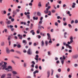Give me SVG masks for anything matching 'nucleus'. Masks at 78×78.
<instances>
[{"label":"nucleus","mask_w":78,"mask_h":78,"mask_svg":"<svg viewBox=\"0 0 78 78\" xmlns=\"http://www.w3.org/2000/svg\"><path fill=\"white\" fill-rule=\"evenodd\" d=\"M66 48H68V47H69V44H66Z\"/></svg>","instance_id":"obj_54"},{"label":"nucleus","mask_w":78,"mask_h":78,"mask_svg":"<svg viewBox=\"0 0 78 78\" xmlns=\"http://www.w3.org/2000/svg\"><path fill=\"white\" fill-rule=\"evenodd\" d=\"M34 30H31L30 32V33H32V35L34 36L35 34V32H34Z\"/></svg>","instance_id":"obj_4"},{"label":"nucleus","mask_w":78,"mask_h":78,"mask_svg":"<svg viewBox=\"0 0 78 78\" xmlns=\"http://www.w3.org/2000/svg\"><path fill=\"white\" fill-rule=\"evenodd\" d=\"M17 47L18 48H19L22 47V46H21V45H20V44H18L17 45Z\"/></svg>","instance_id":"obj_19"},{"label":"nucleus","mask_w":78,"mask_h":78,"mask_svg":"<svg viewBox=\"0 0 78 78\" xmlns=\"http://www.w3.org/2000/svg\"><path fill=\"white\" fill-rule=\"evenodd\" d=\"M14 30V28H11V31H13Z\"/></svg>","instance_id":"obj_60"},{"label":"nucleus","mask_w":78,"mask_h":78,"mask_svg":"<svg viewBox=\"0 0 78 78\" xmlns=\"http://www.w3.org/2000/svg\"><path fill=\"white\" fill-rule=\"evenodd\" d=\"M33 76H34V78H36V75L35 74H34Z\"/></svg>","instance_id":"obj_57"},{"label":"nucleus","mask_w":78,"mask_h":78,"mask_svg":"<svg viewBox=\"0 0 78 78\" xmlns=\"http://www.w3.org/2000/svg\"><path fill=\"white\" fill-rule=\"evenodd\" d=\"M4 31L5 33H6L7 32V29H4Z\"/></svg>","instance_id":"obj_62"},{"label":"nucleus","mask_w":78,"mask_h":78,"mask_svg":"<svg viewBox=\"0 0 78 78\" xmlns=\"http://www.w3.org/2000/svg\"><path fill=\"white\" fill-rule=\"evenodd\" d=\"M42 20H43V17H42H42H41V18H40V20H41V21H42Z\"/></svg>","instance_id":"obj_48"},{"label":"nucleus","mask_w":78,"mask_h":78,"mask_svg":"<svg viewBox=\"0 0 78 78\" xmlns=\"http://www.w3.org/2000/svg\"><path fill=\"white\" fill-rule=\"evenodd\" d=\"M33 27L31 26H30V29L31 30L33 29Z\"/></svg>","instance_id":"obj_51"},{"label":"nucleus","mask_w":78,"mask_h":78,"mask_svg":"<svg viewBox=\"0 0 78 78\" xmlns=\"http://www.w3.org/2000/svg\"><path fill=\"white\" fill-rule=\"evenodd\" d=\"M6 52L7 53H9V50L8 48H6Z\"/></svg>","instance_id":"obj_11"},{"label":"nucleus","mask_w":78,"mask_h":78,"mask_svg":"<svg viewBox=\"0 0 78 78\" xmlns=\"http://www.w3.org/2000/svg\"><path fill=\"white\" fill-rule=\"evenodd\" d=\"M5 70H7L8 72H12V66H9L7 68L5 69Z\"/></svg>","instance_id":"obj_1"},{"label":"nucleus","mask_w":78,"mask_h":78,"mask_svg":"<svg viewBox=\"0 0 78 78\" xmlns=\"http://www.w3.org/2000/svg\"><path fill=\"white\" fill-rule=\"evenodd\" d=\"M19 39H21V40L22 39H23L22 36H21L20 37H19Z\"/></svg>","instance_id":"obj_52"},{"label":"nucleus","mask_w":78,"mask_h":78,"mask_svg":"<svg viewBox=\"0 0 78 78\" xmlns=\"http://www.w3.org/2000/svg\"><path fill=\"white\" fill-rule=\"evenodd\" d=\"M58 72H61V69H58Z\"/></svg>","instance_id":"obj_44"},{"label":"nucleus","mask_w":78,"mask_h":78,"mask_svg":"<svg viewBox=\"0 0 78 78\" xmlns=\"http://www.w3.org/2000/svg\"><path fill=\"white\" fill-rule=\"evenodd\" d=\"M47 75H50V71H48L47 72Z\"/></svg>","instance_id":"obj_29"},{"label":"nucleus","mask_w":78,"mask_h":78,"mask_svg":"<svg viewBox=\"0 0 78 78\" xmlns=\"http://www.w3.org/2000/svg\"><path fill=\"white\" fill-rule=\"evenodd\" d=\"M51 76H53V72H54V70L53 69H51Z\"/></svg>","instance_id":"obj_21"},{"label":"nucleus","mask_w":78,"mask_h":78,"mask_svg":"<svg viewBox=\"0 0 78 78\" xmlns=\"http://www.w3.org/2000/svg\"><path fill=\"white\" fill-rule=\"evenodd\" d=\"M76 6V3L75 2L73 3V4L72 5V8H75Z\"/></svg>","instance_id":"obj_5"},{"label":"nucleus","mask_w":78,"mask_h":78,"mask_svg":"<svg viewBox=\"0 0 78 78\" xmlns=\"http://www.w3.org/2000/svg\"><path fill=\"white\" fill-rule=\"evenodd\" d=\"M2 67H3L2 68V70H4V69H7V68H6V65H2Z\"/></svg>","instance_id":"obj_12"},{"label":"nucleus","mask_w":78,"mask_h":78,"mask_svg":"<svg viewBox=\"0 0 78 78\" xmlns=\"http://www.w3.org/2000/svg\"><path fill=\"white\" fill-rule=\"evenodd\" d=\"M5 76H6V74H4L2 75L1 76V78H4V77H5Z\"/></svg>","instance_id":"obj_25"},{"label":"nucleus","mask_w":78,"mask_h":78,"mask_svg":"<svg viewBox=\"0 0 78 78\" xmlns=\"http://www.w3.org/2000/svg\"><path fill=\"white\" fill-rule=\"evenodd\" d=\"M5 42L2 41L1 43V45L2 46V47H3V46H5Z\"/></svg>","instance_id":"obj_9"},{"label":"nucleus","mask_w":78,"mask_h":78,"mask_svg":"<svg viewBox=\"0 0 78 78\" xmlns=\"http://www.w3.org/2000/svg\"><path fill=\"white\" fill-rule=\"evenodd\" d=\"M32 63L33 65H35V63L34 62V61H33L32 62Z\"/></svg>","instance_id":"obj_53"},{"label":"nucleus","mask_w":78,"mask_h":78,"mask_svg":"<svg viewBox=\"0 0 78 78\" xmlns=\"http://www.w3.org/2000/svg\"><path fill=\"white\" fill-rule=\"evenodd\" d=\"M44 13H45V14H48V13H51V11H48V13L46 12H45V11H44Z\"/></svg>","instance_id":"obj_23"},{"label":"nucleus","mask_w":78,"mask_h":78,"mask_svg":"<svg viewBox=\"0 0 78 78\" xmlns=\"http://www.w3.org/2000/svg\"><path fill=\"white\" fill-rule=\"evenodd\" d=\"M35 60H36V62H38V58H35Z\"/></svg>","instance_id":"obj_41"},{"label":"nucleus","mask_w":78,"mask_h":78,"mask_svg":"<svg viewBox=\"0 0 78 78\" xmlns=\"http://www.w3.org/2000/svg\"><path fill=\"white\" fill-rule=\"evenodd\" d=\"M16 11L17 12H19V11H20V9H16Z\"/></svg>","instance_id":"obj_38"},{"label":"nucleus","mask_w":78,"mask_h":78,"mask_svg":"<svg viewBox=\"0 0 78 78\" xmlns=\"http://www.w3.org/2000/svg\"><path fill=\"white\" fill-rule=\"evenodd\" d=\"M73 23H74V21H73V20H72L71 22V24H72Z\"/></svg>","instance_id":"obj_50"},{"label":"nucleus","mask_w":78,"mask_h":78,"mask_svg":"<svg viewBox=\"0 0 78 78\" xmlns=\"http://www.w3.org/2000/svg\"><path fill=\"white\" fill-rule=\"evenodd\" d=\"M23 43L24 44V45H26V44H27V42L26 40H23Z\"/></svg>","instance_id":"obj_8"},{"label":"nucleus","mask_w":78,"mask_h":78,"mask_svg":"<svg viewBox=\"0 0 78 78\" xmlns=\"http://www.w3.org/2000/svg\"><path fill=\"white\" fill-rule=\"evenodd\" d=\"M13 27V26L12 25H9V27L10 28H12Z\"/></svg>","instance_id":"obj_47"},{"label":"nucleus","mask_w":78,"mask_h":78,"mask_svg":"<svg viewBox=\"0 0 78 78\" xmlns=\"http://www.w3.org/2000/svg\"><path fill=\"white\" fill-rule=\"evenodd\" d=\"M16 53H18V54H19L20 55H21V52H20V51H16Z\"/></svg>","instance_id":"obj_20"},{"label":"nucleus","mask_w":78,"mask_h":78,"mask_svg":"<svg viewBox=\"0 0 78 78\" xmlns=\"http://www.w3.org/2000/svg\"><path fill=\"white\" fill-rule=\"evenodd\" d=\"M50 8H51V6H48V8L46 9V10L44 11H45V12L48 13V10H49Z\"/></svg>","instance_id":"obj_3"},{"label":"nucleus","mask_w":78,"mask_h":78,"mask_svg":"<svg viewBox=\"0 0 78 78\" xmlns=\"http://www.w3.org/2000/svg\"><path fill=\"white\" fill-rule=\"evenodd\" d=\"M5 23H6V24H7V25L8 24H11V22L10 21V20H9L7 21H5Z\"/></svg>","instance_id":"obj_7"},{"label":"nucleus","mask_w":78,"mask_h":78,"mask_svg":"<svg viewBox=\"0 0 78 78\" xmlns=\"http://www.w3.org/2000/svg\"><path fill=\"white\" fill-rule=\"evenodd\" d=\"M38 29H41L42 28V26H40L39 24H38Z\"/></svg>","instance_id":"obj_30"},{"label":"nucleus","mask_w":78,"mask_h":78,"mask_svg":"<svg viewBox=\"0 0 78 78\" xmlns=\"http://www.w3.org/2000/svg\"><path fill=\"white\" fill-rule=\"evenodd\" d=\"M32 44V42H29V45H31Z\"/></svg>","instance_id":"obj_58"},{"label":"nucleus","mask_w":78,"mask_h":78,"mask_svg":"<svg viewBox=\"0 0 78 78\" xmlns=\"http://www.w3.org/2000/svg\"><path fill=\"white\" fill-rule=\"evenodd\" d=\"M7 76H11V73H9L7 74Z\"/></svg>","instance_id":"obj_31"},{"label":"nucleus","mask_w":78,"mask_h":78,"mask_svg":"<svg viewBox=\"0 0 78 78\" xmlns=\"http://www.w3.org/2000/svg\"><path fill=\"white\" fill-rule=\"evenodd\" d=\"M42 21H40L38 23V24H42Z\"/></svg>","instance_id":"obj_43"},{"label":"nucleus","mask_w":78,"mask_h":78,"mask_svg":"<svg viewBox=\"0 0 78 78\" xmlns=\"http://www.w3.org/2000/svg\"><path fill=\"white\" fill-rule=\"evenodd\" d=\"M27 17L28 19H30V15H27Z\"/></svg>","instance_id":"obj_35"},{"label":"nucleus","mask_w":78,"mask_h":78,"mask_svg":"<svg viewBox=\"0 0 78 78\" xmlns=\"http://www.w3.org/2000/svg\"><path fill=\"white\" fill-rule=\"evenodd\" d=\"M14 18H12L11 19V22H13L14 21Z\"/></svg>","instance_id":"obj_40"},{"label":"nucleus","mask_w":78,"mask_h":78,"mask_svg":"<svg viewBox=\"0 0 78 78\" xmlns=\"http://www.w3.org/2000/svg\"><path fill=\"white\" fill-rule=\"evenodd\" d=\"M63 59L65 60L66 59V57H65V55H63Z\"/></svg>","instance_id":"obj_46"},{"label":"nucleus","mask_w":78,"mask_h":78,"mask_svg":"<svg viewBox=\"0 0 78 78\" xmlns=\"http://www.w3.org/2000/svg\"><path fill=\"white\" fill-rule=\"evenodd\" d=\"M13 14L15 15H16L17 14V12L15 11H13Z\"/></svg>","instance_id":"obj_27"},{"label":"nucleus","mask_w":78,"mask_h":78,"mask_svg":"<svg viewBox=\"0 0 78 78\" xmlns=\"http://www.w3.org/2000/svg\"><path fill=\"white\" fill-rule=\"evenodd\" d=\"M11 37L10 36H9L8 37V40H9V41H10V39H11Z\"/></svg>","instance_id":"obj_24"},{"label":"nucleus","mask_w":78,"mask_h":78,"mask_svg":"<svg viewBox=\"0 0 78 78\" xmlns=\"http://www.w3.org/2000/svg\"><path fill=\"white\" fill-rule=\"evenodd\" d=\"M12 73L13 74H14V75H16L17 74V72H16V71H13L12 72Z\"/></svg>","instance_id":"obj_17"},{"label":"nucleus","mask_w":78,"mask_h":78,"mask_svg":"<svg viewBox=\"0 0 78 78\" xmlns=\"http://www.w3.org/2000/svg\"><path fill=\"white\" fill-rule=\"evenodd\" d=\"M55 26H58V23H55Z\"/></svg>","instance_id":"obj_61"},{"label":"nucleus","mask_w":78,"mask_h":78,"mask_svg":"<svg viewBox=\"0 0 78 78\" xmlns=\"http://www.w3.org/2000/svg\"><path fill=\"white\" fill-rule=\"evenodd\" d=\"M3 13L4 14H6V11H3Z\"/></svg>","instance_id":"obj_59"},{"label":"nucleus","mask_w":78,"mask_h":78,"mask_svg":"<svg viewBox=\"0 0 78 78\" xmlns=\"http://www.w3.org/2000/svg\"><path fill=\"white\" fill-rule=\"evenodd\" d=\"M45 44L46 46H47L48 45V41H45Z\"/></svg>","instance_id":"obj_26"},{"label":"nucleus","mask_w":78,"mask_h":78,"mask_svg":"<svg viewBox=\"0 0 78 78\" xmlns=\"http://www.w3.org/2000/svg\"><path fill=\"white\" fill-rule=\"evenodd\" d=\"M68 48H69V49H72V47H71V46H69V47H68Z\"/></svg>","instance_id":"obj_55"},{"label":"nucleus","mask_w":78,"mask_h":78,"mask_svg":"<svg viewBox=\"0 0 78 78\" xmlns=\"http://www.w3.org/2000/svg\"><path fill=\"white\" fill-rule=\"evenodd\" d=\"M27 53L29 55H31L33 54V52H32V50L31 48H29L27 51Z\"/></svg>","instance_id":"obj_2"},{"label":"nucleus","mask_w":78,"mask_h":78,"mask_svg":"<svg viewBox=\"0 0 78 78\" xmlns=\"http://www.w3.org/2000/svg\"><path fill=\"white\" fill-rule=\"evenodd\" d=\"M47 35L48 36V37H49V38H50L51 37H50V34L49 33H47Z\"/></svg>","instance_id":"obj_28"},{"label":"nucleus","mask_w":78,"mask_h":78,"mask_svg":"<svg viewBox=\"0 0 78 78\" xmlns=\"http://www.w3.org/2000/svg\"><path fill=\"white\" fill-rule=\"evenodd\" d=\"M75 23H78V20H75Z\"/></svg>","instance_id":"obj_39"},{"label":"nucleus","mask_w":78,"mask_h":78,"mask_svg":"<svg viewBox=\"0 0 78 78\" xmlns=\"http://www.w3.org/2000/svg\"><path fill=\"white\" fill-rule=\"evenodd\" d=\"M10 52H14V50L12 49L10 51Z\"/></svg>","instance_id":"obj_34"},{"label":"nucleus","mask_w":78,"mask_h":78,"mask_svg":"<svg viewBox=\"0 0 78 78\" xmlns=\"http://www.w3.org/2000/svg\"><path fill=\"white\" fill-rule=\"evenodd\" d=\"M60 59H61V62L62 65L64 64V60L62 59V57H61L60 58Z\"/></svg>","instance_id":"obj_6"},{"label":"nucleus","mask_w":78,"mask_h":78,"mask_svg":"<svg viewBox=\"0 0 78 78\" xmlns=\"http://www.w3.org/2000/svg\"><path fill=\"white\" fill-rule=\"evenodd\" d=\"M39 73V71L36 70L33 72V74H36V73Z\"/></svg>","instance_id":"obj_16"},{"label":"nucleus","mask_w":78,"mask_h":78,"mask_svg":"<svg viewBox=\"0 0 78 78\" xmlns=\"http://www.w3.org/2000/svg\"><path fill=\"white\" fill-rule=\"evenodd\" d=\"M37 16H41V13L40 12H37Z\"/></svg>","instance_id":"obj_14"},{"label":"nucleus","mask_w":78,"mask_h":78,"mask_svg":"<svg viewBox=\"0 0 78 78\" xmlns=\"http://www.w3.org/2000/svg\"><path fill=\"white\" fill-rule=\"evenodd\" d=\"M14 58H17V59H19V57L17 56H15L14 57Z\"/></svg>","instance_id":"obj_56"},{"label":"nucleus","mask_w":78,"mask_h":78,"mask_svg":"<svg viewBox=\"0 0 78 78\" xmlns=\"http://www.w3.org/2000/svg\"><path fill=\"white\" fill-rule=\"evenodd\" d=\"M55 12H56V10L54 9H52L51 10V12H52V13Z\"/></svg>","instance_id":"obj_32"},{"label":"nucleus","mask_w":78,"mask_h":78,"mask_svg":"<svg viewBox=\"0 0 78 78\" xmlns=\"http://www.w3.org/2000/svg\"><path fill=\"white\" fill-rule=\"evenodd\" d=\"M29 6H33V4H32V3L30 2L29 4Z\"/></svg>","instance_id":"obj_45"},{"label":"nucleus","mask_w":78,"mask_h":78,"mask_svg":"<svg viewBox=\"0 0 78 78\" xmlns=\"http://www.w3.org/2000/svg\"><path fill=\"white\" fill-rule=\"evenodd\" d=\"M72 57L73 59L77 58V55H74L72 56Z\"/></svg>","instance_id":"obj_13"},{"label":"nucleus","mask_w":78,"mask_h":78,"mask_svg":"<svg viewBox=\"0 0 78 78\" xmlns=\"http://www.w3.org/2000/svg\"><path fill=\"white\" fill-rule=\"evenodd\" d=\"M70 40H73V37H70Z\"/></svg>","instance_id":"obj_64"},{"label":"nucleus","mask_w":78,"mask_h":78,"mask_svg":"<svg viewBox=\"0 0 78 78\" xmlns=\"http://www.w3.org/2000/svg\"><path fill=\"white\" fill-rule=\"evenodd\" d=\"M41 45L42 47H44V41L42 40L41 42Z\"/></svg>","instance_id":"obj_10"},{"label":"nucleus","mask_w":78,"mask_h":78,"mask_svg":"<svg viewBox=\"0 0 78 78\" xmlns=\"http://www.w3.org/2000/svg\"><path fill=\"white\" fill-rule=\"evenodd\" d=\"M39 69H40V70H42V67H41V66H40L39 67Z\"/></svg>","instance_id":"obj_49"},{"label":"nucleus","mask_w":78,"mask_h":78,"mask_svg":"<svg viewBox=\"0 0 78 78\" xmlns=\"http://www.w3.org/2000/svg\"><path fill=\"white\" fill-rule=\"evenodd\" d=\"M38 6H40V7H41V3L40 2L38 4Z\"/></svg>","instance_id":"obj_36"},{"label":"nucleus","mask_w":78,"mask_h":78,"mask_svg":"<svg viewBox=\"0 0 78 78\" xmlns=\"http://www.w3.org/2000/svg\"><path fill=\"white\" fill-rule=\"evenodd\" d=\"M67 32H65L64 34V37L65 38H67V37L66 36V35L67 34Z\"/></svg>","instance_id":"obj_22"},{"label":"nucleus","mask_w":78,"mask_h":78,"mask_svg":"<svg viewBox=\"0 0 78 78\" xmlns=\"http://www.w3.org/2000/svg\"><path fill=\"white\" fill-rule=\"evenodd\" d=\"M27 78H31V77L30 76H27Z\"/></svg>","instance_id":"obj_63"},{"label":"nucleus","mask_w":78,"mask_h":78,"mask_svg":"<svg viewBox=\"0 0 78 78\" xmlns=\"http://www.w3.org/2000/svg\"><path fill=\"white\" fill-rule=\"evenodd\" d=\"M33 20H36L38 19V17H36H36H35V16H34L33 17Z\"/></svg>","instance_id":"obj_18"},{"label":"nucleus","mask_w":78,"mask_h":78,"mask_svg":"<svg viewBox=\"0 0 78 78\" xmlns=\"http://www.w3.org/2000/svg\"><path fill=\"white\" fill-rule=\"evenodd\" d=\"M11 61L12 63H13V64H15V62H14V60H12Z\"/></svg>","instance_id":"obj_42"},{"label":"nucleus","mask_w":78,"mask_h":78,"mask_svg":"<svg viewBox=\"0 0 78 78\" xmlns=\"http://www.w3.org/2000/svg\"><path fill=\"white\" fill-rule=\"evenodd\" d=\"M37 36L38 37V39H41V36L40 35H39L37 36Z\"/></svg>","instance_id":"obj_37"},{"label":"nucleus","mask_w":78,"mask_h":78,"mask_svg":"<svg viewBox=\"0 0 78 78\" xmlns=\"http://www.w3.org/2000/svg\"><path fill=\"white\" fill-rule=\"evenodd\" d=\"M3 62L2 61L1 62V63H0V66H2L3 65Z\"/></svg>","instance_id":"obj_33"},{"label":"nucleus","mask_w":78,"mask_h":78,"mask_svg":"<svg viewBox=\"0 0 78 78\" xmlns=\"http://www.w3.org/2000/svg\"><path fill=\"white\" fill-rule=\"evenodd\" d=\"M27 63H26V62H24L23 63V67L24 68H25L27 67Z\"/></svg>","instance_id":"obj_15"}]
</instances>
